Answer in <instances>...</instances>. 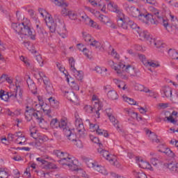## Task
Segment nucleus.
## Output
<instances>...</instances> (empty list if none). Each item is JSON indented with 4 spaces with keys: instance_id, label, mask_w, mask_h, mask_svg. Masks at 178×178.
Wrapping results in <instances>:
<instances>
[{
    "instance_id": "nucleus-26",
    "label": "nucleus",
    "mask_w": 178,
    "mask_h": 178,
    "mask_svg": "<svg viewBox=\"0 0 178 178\" xmlns=\"http://www.w3.org/2000/svg\"><path fill=\"white\" fill-rule=\"evenodd\" d=\"M95 70L97 73H98L99 74H102V76H103L104 77L107 76L106 72H108V69L106 68H102L99 66H97L95 67Z\"/></svg>"
},
{
    "instance_id": "nucleus-58",
    "label": "nucleus",
    "mask_w": 178,
    "mask_h": 178,
    "mask_svg": "<svg viewBox=\"0 0 178 178\" xmlns=\"http://www.w3.org/2000/svg\"><path fill=\"white\" fill-rule=\"evenodd\" d=\"M44 105H42V103H39V104H36L34 106V108H31V109H34L35 111H41V109H44L43 108Z\"/></svg>"
},
{
    "instance_id": "nucleus-5",
    "label": "nucleus",
    "mask_w": 178,
    "mask_h": 178,
    "mask_svg": "<svg viewBox=\"0 0 178 178\" xmlns=\"http://www.w3.org/2000/svg\"><path fill=\"white\" fill-rule=\"evenodd\" d=\"M58 126L61 130H63V134L66 136L67 140H74L76 138L74 129H70V128L67 127V123L66 121L62 120L60 122H58Z\"/></svg>"
},
{
    "instance_id": "nucleus-22",
    "label": "nucleus",
    "mask_w": 178,
    "mask_h": 178,
    "mask_svg": "<svg viewBox=\"0 0 178 178\" xmlns=\"http://www.w3.org/2000/svg\"><path fill=\"white\" fill-rule=\"evenodd\" d=\"M159 147L163 148L159 149V152H163V154H165V155H168V156H175V153H173V152L170 149L165 147V146L163 145H160Z\"/></svg>"
},
{
    "instance_id": "nucleus-37",
    "label": "nucleus",
    "mask_w": 178,
    "mask_h": 178,
    "mask_svg": "<svg viewBox=\"0 0 178 178\" xmlns=\"http://www.w3.org/2000/svg\"><path fill=\"white\" fill-rule=\"evenodd\" d=\"M87 25L92 27L93 29H97V30H101V26L91 18L89 19Z\"/></svg>"
},
{
    "instance_id": "nucleus-4",
    "label": "nucleus",
    "mask_w": 178,
    "mask_h": 178,
    "mask_svg": "<svg viewBox=\"0 0 178 178\" xmlns=\"http://www.w3.org/2000/svg\"><path fill=\"white\" fill-rule=\"evenodd\" d=\"M97 151L99 154H100V155L103 156V158H105L106 161H108L111 165H113V166H116V168H120V164L119 163V161L116 160V157L111 155L109 154V152L103 149L102 144H99V148L97 149Z\"/></svg>"
},
{
    "instance_id": "nucleus-29",
    "label": "nucleus",
    "mask_w": 178,
    "mask_h": 178,
    "mask_svg": "<svg viewBox=\"0 0 178 178\" xmlns=\"http://www.w3.org/2000/svg\"><path fill=\"white\" fill-rule=\"evenodd\" d=\"M53 3H55L57 6H61V8H67L69 4H67L63 0H51Z\"/></svg>"
},
{
    "instance_id": "nucleus-34",
    "label": "nucleus",
    "mask_w": 178,
    "mask_h": 178,
    "mask_svg": "<svg viewBox=\"0 0 178 178\" xmlns=\"http://www.w3.org/2000/svg\"><path fill=\"white\" fill-rule=\"evenodd\" d=\"M168 168L171 172H177L178 173V163H170L168 164Z\"/></svg>"
},
{
    "instance_id": "nucleus-10",
    "label": "nucleus",
    "mask_w": 178,
    "mask_h": 178,
    "mask_svg": "<svg viewBox=\"0 0 178 178\" xmlns=\"http://www.w3.org/2000/svg\"><path fill=\"white\" fill-rule=\"evenodd\" d=\"M102 109V106H99L97 104H94L93 107H92L90 105H86L84 106V111L87 112L88 113H96V118H99V111Z\"/></svg>"
},
{
    "instance_id": "nucleus-25",
    "label": "nucleus",
    "mask_w": 178,
    "mask_h": 178,
    "mask_svg": "<svg viewBox=\"0 0 178 178\" xmlns=\"http://www.w3.org/2000/svg\"><path fill=\"white\" fill-rule=\"evenodd\" d=\"M107 97L109 99H111L112 101H116V99L119 98V95H118V92L116 91L112 90L108 92Z\"/></svg>"
},
{
    "instance_id": "nucleus-30",
    "label": "nucleus",
    "mask_w": 178,
    "mask_h": 178,
    "mask_svg": "<svg viewBox=\"0 0 178 178\" xmlns=\"http://www.w3.org/2000/svg\"><path fill=\"white\" fill-rule=\"evenodd\" d=\"M48 101H49L51 106H52V108H58V106L59 105V102H58V100H56V99H55V97L51 96L48 98Z\"/></svg>"
},
{
    "instance_id": "nucleus-18",
    "label": "nucleus",
    "mask_w": 178,
    "mask_h": 178,
    "mask_svg": "<svg viewBox=\"0 0 178 178\" xmlns=\"http://www.w3.org/2000/svg\"><path fill=\"white\" fill-rule=\"evenodd\" d=\"M81 159L83 162H84V163L87 165L88 168H92L94 169V168L97 165V162L94 161V160L92 159H88L86 156H82Z\"/></svg>"
},
{
    "instance_id": "nucleus-57",
    "label": "nucleus",
    "mask_w": 178,
    "mask_h": 178,
    "mask_svg": "<svg viewBox=\"0 0 178 178\" xmlns=\"http://www.w3.org/2000/svg\"><path fill=\"white\" fill-rule=\"evenodd\" d=\"M92 101L94 105H99V106H102L101 104L99 103V99H98V97L96 95H93L92 97Z\"/></svg>"
},
{
    "instance_id": "nucleus-1",
    "label": "nucleus",
    "mask_w": 178,
    "mask_h": 178,
    "mask_svg": "<svg viewBox=\"0 0 178 178\" xmlns=\"http://www.w3.org/2000/svg\"><path fill=\"white\" fill-rule=\"evenodd\" d=\"M124 8L129 15L133 17H138L139 20L147 24V26H149V24H156L155 17L150 13L142 14L138 8L128 6L127 4L124 5Z\"/></svg>"
},
{
    "instance_id": "nucleus-31",
    "label": "nucleus",
    "mask_w": 178,
    "mask_h": 178,
    "mask_svg": "<svg viewBox=\"0 0 178 178\" xmlns=\"http://www.w3.org/2000/svg\"><path fill=\"white\" fill-rule=\"evenodd\" d=\"M66 154H67V152H64L60 150L53 151V155H55V156H57V158H59L60 159H63Z\"/></svg>"
},
{
    "instance_id": "nucleus-49",
    "label": "nucleus",
    "mask_w": 178,
    "mask_h": 178,
    "mask_svg": "<svg viewBox=\"0 0 178 178\" xmlns=\"http://www.w3.org/2000/svg\"><path fill=\"white\" fill-rule=\"evenodd\" d=\"M68 17L71 20H77V13L74 11L70 10Z\"/></svg>"
},
{
    "instance_id": "nucleus-61",
    "label": "nucleus",
    "mask_w": 178,
    "mask_h": 178,
    "mask_svg": "<svg viewBox=\"0 0 178 178\" xmlns=\"http://www.w3.org/2000/svg\"><path fill=\"white\" fill-rule=\"evenodd\" d=\"M139 59L140 60H141V62L143 63L145 66L148 63V60H147L145 55H143V54L139 55Z\"/></svg>"
},
{
    "instance_id": "nucleus-39",
    "label": "nucleus",
    "mask_w": 178,
    "mask_h": 178,
    "mask_svg": "<svg viewBox=\"0 0 178 178\" xmlns=\"http://www.w3.org/2000/svg\"><path fill=\"white\" fill-rule=\"evenodd\" d=\"M95 131L99 136H104V137H108V136H109L108 132L104 129H100L99 126H98V127L95 129Z\"/></svg>"
},
{
    "instance_id": "nucleus-17",
    "label": "nucleus",
    "mask_w": 178,
    "mask_h": 178,
    "mask_svg": "<svg viewBox=\"0 0 178 178\" xmlns=\"http://www.w3.org/2000/svg\"><path fill=\"white\" fill-rule=\"evenodd\" d=\"M32 111V116L36 119L39 124H41L43 122H44V118H42V115H41V112L40 111H36L35 109H31Z\"/></svg>"
},
{
    "instance_id": "nucleus-44",
    "label": "nucleus",
    "mask_w": 178,
    "mask_h": 178,
    "mask_svg": "<svg viewBox=\"0 0 178 178\" xmlns=\"http://www.w3.org/2000/svg\"><path fill=\"white\" fill-rule=\"evenodd\" d=\"M129 29H132V30H136V33L137 30L140 31V26H138L137 24L134 23V22H133L132 20L129 22Z\"/></svg>"
},
{
    "instance_id": "nucleus-27",
    "label": "nucleus",
    "mask_w": 178,
    "mask_h": 178,
    "mask_svg": "<svg viewBox=\"0 0 178 178\" xmlns=\"http://www.w3.org/2000/svg\"><path fill=\"white\" fill-rule=\"evenodd\" d=\"M72 74L76 79V80L81 81L83 80V71H79L76 69L71 71Z\"/></svg>"
},
{
    "instance_id": "nucleus-24",
    "label": "nucleus",
    "mask_w": 178,
    "mask_h": 178,
    "mask_svg": "<svg viewBox=\"0 0 178 178\" xmlns=\"http://www.w3.org/2000/svg\"><path fill=\"white\" fill-rule=\"evenodd\" d=\"M163 94H164L163 98H172V88L169 86H165L162 89Z\"/></svg>"
},
{
    "instance_id": "nucleus-48",
    "label": "nucleus",
    "mask_w": 178,
    "mask_h": 178,
    "mask_svg": "<svg viewBox=\"0 0 178 178\" xmlns=\"http://www.w3.org/2000/svg\"><path fill=\"white\" fill-rule=\"evenodd\" d=\"M16 144H19L20 145H23L26 143V138L24 136L18 137L15 140Z\"/></svg>"
},
{
    "instance_id": "nucleus-60",
    "label": "nucleus",
    "mask_w": 178,
    "mask_h": 178,
    "mask_svg": "<svg viewBox=\"0 0 178 178\" xmlns=\"http://www.w3.org/2000/svg\"><path fill=\"white\" fill-rule=\"evenodd\" d=\"M69 13H70V10H69L66 7H63L61 10L62 16H69Z\"/></svg>"
},
{
    "instance_id": "nucleus-23",
    "label": "nucleus",
    "mask_w": 178,
    "mask_h": 178,
    "mask_svg": "<svg viewBox=\"0 0 178 178\" xmlns=\"http://www.w3.org/2000/svg\"><path fill=\"white\" fill-rule=\"evenodd\" d=\"M65 97L68 99L69 101H72L74 102L75 99H77V96L76 95V94L74 93L73 91L70 90H65Z\"/></svg>"
},
{
    "instance_id": "nucleus-43",
    "label": "nucleus",
    "mask_w": 178,
    "mask_h": 178,
    "mask_svg": "<svg viewBox=\"0 0 178 178\" xmlns=\"http://www.w3.org/2000/svg\"><path fill=\"white\" fill-rule=\"evenodd\" d=\"M30 133H31V137H33V138L37 139V128H35V126H31L30 127Z\"/></svg>"
},
{
    "instance_id": "nucleus-46",
    "label": "nucleus",
    "mask_w": 178,
    "mask_h": 178,
    "mask_svg": "<svg viewBox=\"0 0 178 178\" xmlns=\"http://www.w3.org/2000/svg\"><path fill=\"white\" fill-rule=\"evenodd\" d=\"M44 169H58L55 163L47 161L44 164Z\"/></svg>"
},
{
    "instance_id": "nucleus-55",
    "label": "nucleus",
    "mask_w": 178,
    "mask_h": 178,
    "mask_svg": "<svg viewBox=\"0 0 178 178\" xmlns=\"http://www.w3.org/2000/svg\"><path fill=\"white\" fill-rule=\"evenodd\" d=\"M81 22H83V23H85V24H88V22L90 21V17L86 15V14H83L81 16Z\"/></svg>"
},
{
    "instance_id": "nucleus-53",
    "label": "nucleus",
    "mask_w": 178,
    "mask_h": 178,
    "mask_svg": "<svg viewBox=\"0 0 178 178\" xmlns=\"http://www.w3.org/2000/svg\"><path fill=\"white\" fill-rule=\"evenodd\" d=\"M9 177V172L5 170H0V178H8Z\"/></svg>"
},
{
    "instance_id": "nucleus-52",
    "label": "nucleus",
    "mask_w": 178,
    "mask_h": 178,
    "mask_svg": "<svg viewBox=\"0 0 178 178\" xmlns=\"http://www.w3.org/2000/svg\"><path fill=\"white\" fill-rule=\"evenodd\" d=\"M145 66H150V67H159V64L152 60H148Z\"/></svg>"
},
{
    "instance_id": "nucleus-59",
    "label": "nucleus",
    "mask_w": 178,
    "mask_h": 178,
    "mask_svg": "<svg viewBox=\"0 0 178 178\" xmlns=\"http://www.w3.org/2000/svg\"><path fill=\"white\" fill-rule=\"evenodd\" d=\"M90 139L91 140V141L92 143H95V144H99V145L101 143H99V139L97 137H95V136H94L92 135H90Z\"/></svg>"
},
{
    "instance_id": "nucleus-62",
    "label": "nucleus",
    "mask_w": 178,
    "mask_h": 178,
    "mask_svg": "<svg viewBox=\"0 0 178 178\" xmlns=\"http://www.w3.org/2000/svg\"><path fill=\"white\" fill-rule=\"evenodd\" d=\"M134 88L136 91H141L143 92V90L144 88V86L141 85V84H139V83H136L135 86H134Z\"/></svg>"
},
{
    "instance_id": "nucleus-7",
    "label": "nucleus",
    "mask_w": 178,
    "mask_h": 178,
    "mask_svg": "<svg viewBox=\"0 0 178 178\" xmlns=\"http://www.w3.org/2000/svg\"><path fill=\"white\" fill-rule=\"evenodd\" d=\"M137 33L141 41H149L150 45L154 44V45L156 47V42H155L154 39H152V38H151V36L149 35V33H148V31L137 30Z\"/></svg>"
},
{
    "instance_id": "nucleus-32",
    "label": "nucleus",
    "mask_w": 178,
    "mask_h": 178,
    "mask_svg": "<svg viewBox=\"0 0 178 178\" xmlns=\"http://www.w3.org/2000/svg\"><path fill=\"white\" fill-rule=\"evenodd\" d=\"M69 141H72L74 143V145H76L78 148H83V142L81 140L77 139V136L75 134V138L74 140L68 139Z\"/></svg>"
},
{
    "instance_id": "nucleus-12",
    "label": "nucleus",
    "mask_w": 178,
    "mask_h": 178,
    "mask_svg": "<svg viewBox=\"0 0 178 178\" xmlns=\"http://www.w3.org/2000/svg\"><path fill=\"white\" fill-rule=\"evenodd\" d=\"M105 0H88L90 3L95 8H98L102 12L106 10V3L104 2Z\"/></svg>"
},
{
    "instance_id": "nucleus-28",
    "label": "nucleus",
    "mask_w": 178,
    "mask_h": 178,
    "mask_svg": "<svg viewBox=\"0 0 178 178\" xmlns=\"http://www.w3.org/2000/svg\"><path fill=\"white\" fill-rule=\"evenodd\" d=\"M26 83L28 84V87L31 91H35L37 90V86H35V83H34V81L31 79L29 78L26 80Z\"/></svg>"
},
{
    "instance_id": "nucleus-16",
    "label": "nucleus",
    "mask_w": 178,
    "mask_h": 178,
    "mask_svg": "<svg viewBox=\"0 0 178 178\" xmlns=\"http://www.w3.org/2000/svg\"><path fill=\"white\" fill-rule=\"evenodd\" d=\"M106 115L111 123L113 124L114 127H116L117 130H120V127L119 126V121L115 118V116L111 112L106 111Z\"/></svg>"
},
{
    "instance_id": "nucleus-21",
    "label": "nucleus",
    "mask_w": 178,
    "mask_h": 178,
    "mask_svg": "<svg viewBox=\"0 0 178 178\" xmlns=\"http://www.w3.org/2000/svg\"><path fill=\"white\" fill-rule=\"evenodd\" d=\"M8 99L14 102H17V90H16V87L14 88V90H10L8 92Z\"/></svg>"
},
{
    "instance_id": "nucleus-40",
    "label": "nucleus",
    "mask_w": 178,
    "mask_h": 178,
    "mask_svg": "<svg viewBox=\"0 0 178 178\" xmlns=\"http://www.w3.org/2000/svg\"><path fill=\"white\" fill-rule=\"evenodd\" d=\"M45 22L47 27H51V26L55 24L54 22V18L51 17V15H49L48 17H45Z\"/></svg>"
},
{
    "instance_id": "nucleus-56",
    "label": "nucleus",
    "mask_w": 178,
    "mask_h": 178,
    "mask_svg": "<svg viewBox=\"0 0 178 178\" xmlns=\"http://www.w3.org/2000/svg\"><path fill=\"white\" fill-rule=\"evenodd\" d=\"M35 60L39 63L40 66L41 67L44 66V60L42 59V57L41 56V55L36 56Z\"/></svg>"
},
{
    "instance_id": "nucleus-8",
    "label": "nucleus",
    "mask_w": 178,
    "mask_h": 178,
    "mask_svg": "<svg viewBox=\"0 0 178 178\" xmlns=\"http://www.w3.org/2000/svg\"><path fill=\"white\" fill-rule=\"evenodd\" d=\"M75 127L80 137H84L86 136V128L84 127V124L81 118L76 117Z\"/></svg>"
},
{
    "instance_id": "nucleus-13",
    "label": "nucleus",
    "mask_w": 178,
    "mask_h": 178,
    "mask_svg": "<svg viewBox=\"0 0 178 178\" xmlns=\"http://www.w3.org/2000/svg\"><path fill=\"white\" fill-rule=\"evenodd\" d=\"M108 6V9H110L111 12H114L115 13H117L118 19L120 17L121 15H124L123 12H122V10L120 9V8H119L118 4L115 3H110Z\"/></svg>"
},
{
    "instance_id": "nucleus-3",
    "label": "nucleus",
    "mask_w": 178,
    "mask_h": 178,
    "mask_svg": "<svg viewBox=\"0 0 178 178\" xmlns=\"http://www.w3.org/2000/svg\"><path fill=\"white\" fill-rule=\"evenodd\" d=\"M108 65L111 66L112 69H114L116 71L118 75L124 79V80H127L129 76L126 73H130V69H133V67L131 65H124L123 63H120L119 64L115 63L113 60H109Z\"/></svg>"
},
{
    "instance_id": "nucleus-54",
    "label": "nucleus",
    "mask_w": 178,
    "mask_h": 178,
    "mask_svg": "<svg viewBox=\"0 0 178 178\" xmlns=\"http://www.w3.org/2000/svg\"><path fill=\"white\" fill-rule=\"evenodd\" d=\"M127 113L129 116L132 118V119H136V118H137V115H138V113H135L131 110H127Z\"/></svg>"
},
{
    "instance_id": "nucleus-41",
    "label": "nucleus",
    "mask_w": 178,
    "mask_h": 178,
    "mask_svg": "<svg viewBox=\"0 0 178 178\" xmlns=\"http://www.w3.org/2000/svg\"><path fill=\"white\" fill-rule=\"evenodd\" d=\"M0 98L3 101H8V99H9V95H8V92H6L5 93V90H1V91H0Z\"/></svg>"
},
{
    "instance_id": "nucleus-36",
    "label": "nucleus",
    "mask_w": 178,
    "mask_h": 178,
    "mask_svg": "<svg viewBox=\"0 0 178 178\" xmlns=\"http://www.w3.org/2000/svg\"><path fill=\"white\" fill-rule=\"evenodd\" d=\"M83 37L84 41L90 45V44L92 42V41L94 40V38L91 37V35L87 33H83Z\"/></svg>"
},
{
    "instance_id": "nucleus-45",
    "label": "nucleus",
    "mask_w": 178,
    "mask_h": 178,
    "mask_svg": "<svg viewBox=\"0 0 178 178\" xmlns=\"http://www.w3.org/2000/svg\"><path fill=\"white\" fill-rule=\"evenodd\" d=\"M76 63V61L74 60V58L73 57H71L69 58V65L70 67V71L73 72L76 70V67H74V64Z\"/></svg>"
},
{
    "instance_id": "nucleus-50",
    "label": "nucleus",
    "mask_w": 178,
    "mask_h": 178,
    "mask_svg": "<svg viewBox=\"0 0 178 178\" xmlns=\"http://www.w3.org/2000/svg\"><path fill=\"white\" fill-rule=\"evenodd\" d=\"M163 120L164 122H169L170 123H172L173 124H176L177 123V121L173 118V116H172V115L168 117H165Z\"/></svg>"
},
{
    "instance_id": "nucleus-51",
    "label": "nucleus",
    "mask_w": 178,
    "mask_h": 178,
    "mask_svg": "<svg viewBox=\"0 0 178 178\" xmlns=\"http://www.w3.org/2000/svg\"><path fill=\"white\" fill-rule=\"evenodd\" d=\"M58 124H59V122H58V119L56 118L51 120L50 122V126L51 127H52V129L58 128Z\"/></svg>"
},
{
    "instance_id": "nucleus-15",
    "label": "nucleus",
    "mask_w": 178,
    "mask_h": 178,
    "mask_svg": "<svg viewBox=\"0 0 178 178\" xmlns=\"http://www.w3.org/2000/svg\"><path fill=\"white\" fill-rule=\"evenodd\" d=\"M42 80L43 81L44 86H46V90L47 91V94L52 95V94H54V87H52V85H51L49 79H48L47 76H44Z\"/></svg>"
},
{
    "instance_id": "nucleus-6",
    "label": "nucleus",
    "mask_w": 178,
    "mask_h": 178,
    "mask_svg": "<svg viewBox=\"0 0 178 178\" xmlns=\"http://www.w3.org/2000/svg\"><path fill=\"white\" fill-rule=\"evenodd\" d=\"M58 162L62 166H67L70 170H77V165L74 164V158L67 153L64 156L63 159H60Z\"/></svg>"
},
{
    "instance_id": "nucleus-9",
    "label": "nucleus",
    "mask_w": 178,
    "mask_h": 178,
    "mask_svg": "<svg viewBox=\"0 0 178 178\" xmlns=\"http://www.w3.org/2000/svg\"><path fill=\"white\" fill-rule=\"evenodd\" d=\"M56 31H57L58 34H59L62 38H66L67 37L66 26H65V23L62 21H58L56 24Z\"/></svg>"
},
{
    "instance_id": "nucleus-19",
    "label": "nucleus",
    "mask_w": 178,
    "mask_h": 178,
    "mask_svg": "<svg viewBox=\"0 0 178 178\" xmlns=\"http://www.w3.org/2000/svg\"><path fill=\"white\" fill-rule=\"evenodd\" d=\"M146 134L148 135V137L152 143H156V144L159 143V139H158V136L156 134H155V133L147 129Z\"/></svg>"
},
{
    "instance_id": "nucleus-35",
    "label": "nucleus",
    "mask_w": 178,
    "mask_h": 178,
    "mask_svg": "<svg viewBox=\"0 0 178 178\" xmlns=\"http://www.w3.org/2000/svg\"><path fill=\"white\" fill-rule=\"evenodd\" d=\"M98 17L97 19L101 22L102 23H104V24H106L107 23H109V18L104 15L99 14L98 13Z\"/></svg>"
},
{
    "instance_id": "nucleus-63",
    "label": "nucleus",
    "mask_w": 178,
    "mask_h": 178,
    "mask_svg": "<svg viewBox=\"0 0 178 178\" xmlns=\"http://www.w3.org/2000/svg\"><path fill=\"white\" fill-rule=\"evenodd\" d=\"M118 88H122V90H127V85L124 82L121 81L120 84H118Z\"/></svg>"
},
{
    "instance_id": "nucleus-33",
    "label": "nucleus",
    "mask_w": 178,
    "mask_h": 178,
    "mask_svg": "<svg viewBox=\"0 0 178 178\" xmlns=\"http://www.w3.org/2000/svg\"><path fill=\"white\" fill-rule=\"evenodd\" d=\"M89 45H90L91 47H93L96 49H98L99 48H102V43H101V42H99L98 40H95V39H94V38L92 40V42L90 43Z\"/></svg>"
},
{
    "instance_id": "nucleus-42",
    "label": "nucleus",
    "mask_w": 178,
    "mask_h": 178,
    "mask_svg": "<svg viewBox=\"0 0 178 178\" xmlns=\"http://www.w3.org/2000/svg\"><path fill=\"white\" fill-rule=\"evenodd\" d=\"M122 98L124 99V101H125V102H128V104H129V105H136L137 102H136L134 99L127 97V96L126 95H123Z\"/></svg>"
},
{
    "instance_id": "nucleus-47",
    "label": "nucleus",
    "mask_w": 178,
    "mask_h": 178,
    "mask_svg": "<svg viewBox=\"0 0 178 178\" xmlns=\"http://www.w3.org/2000/svg\"><path fill=\"white\" fill-rule=\"evenodd\" d=\"M134 175L136 178H148L147 177V175L143 172V171H140V172L134 171Z\"/></svg>"
},
{
    "instance_id": "nucleus-2",
    "label": "nucleus",
    "mask_w": 178,
    "mask_h": 178,
    "mask_svg": "<svg viewBox=\"0 0 178 178\" xmlns=\"http://www.w3.org/2000/svg\"><path fill=\"white\" fill-rule=\"evenodd\" d=\"M12 29L19 35H27L31 40H35V33L29 26V24L22 22L21 24L13 23Z\"/></svg>"
},
{
    "instance_id": "nucleus-64",
    "label": "nucleus",
    "mask_w": 178,
    "mask_h": 178,
    "mask_svg": "<svg viewBox=\"0 0 178 178\" xmlns=\"http://www.w3.org/2000/svg\"><path fill=\"white\" fill-rule=\"evenodd\" d=\"M171 101L174 104H178V95H175L174 97H171Z\"/></svg>"
},
{
    "instance_id": "nucleus-14",
    "label": "nucleus",
    "mask_w": 178,
    "mask_h": 178,
    "mask_svg": "<svg viewBox=\"0 0 178 178\" xmlns=\"http://www.w3.org/2000/svg\"><path fill=\"white\" fill-rule=\"evenodd\" d=\"M136 161L138 163V166L142 169H148L149 170H154L151 164L144 160L140 159L138 157H136Z\"/></svg>"
},
{
    "instance_id": "nucleus-38",
    "label": "nucleus",
    "mask_w": 178,
    "mask_h": 178,
    "mask_svg": "<svg viewBox=\"0 0 178 178\" xmlns=\"http://www.w3.org/2000/svg\"><path fill=\"white\" fill-rule=\"evenodd\" d=\"M25 119L27 120V122H31V120H33V110H26Z\"/></svg>"
},
{
    "instance_id": "nucleus-20",
    "label": "nucleus",
    "mask_w": 178,
    "mask_h": 178,
    "mask_svg": "<svg viewBox=\"0 0 178 178\" xmlns=\"http://www.w3.org/2000/svg\"><path fill=\"white\" fill-rule=\"evenodd\" d=\"M15 91H17V102L22 104L23 102V90L20 86H15Z\"/></svg>"
},
{
    "instance_id": "nucleus-11",
    "label": "nucleus",
    "mask_w": 178,
    "mask_h": 178,
    "mask_svg": "<svg viewBox=\"0 0 178 178\" xmlns=\"http://www.w3.org/2000/svg\"><path fill=\"white\" fill-rule=\"evenodd\" d=\"M129 22H131V20L129 19V18L124 17V15H121L120 17L117 19V23L119 27L124 29V30H129Z\"/></svg>"
}]
</instances>
